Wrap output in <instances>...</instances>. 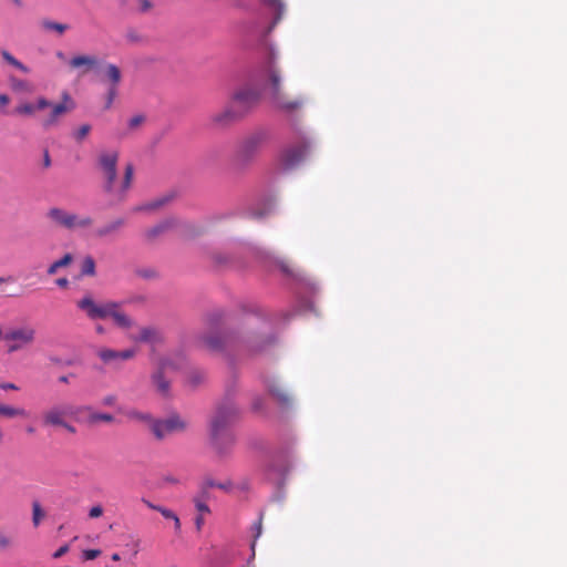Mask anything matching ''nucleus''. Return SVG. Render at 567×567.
I'll list each match as a JSON object with an SVG mask.
<instances>
[{"mask_svg":"<svg viewBox=\"0 0 567 567\" xmlns=\"http://www.w3.org/2000/svg\"><path fill=\"white\" fill-rule=\"evenodd\" d=\"M207 331L202 334L203 344L214 352L247 351L257 353L274 342L272 338L257 333L248 326L225 327L224 313L214 311L206 318Z\"/></svg>","mask_w":567,"mask_h":567,"instance_id":"f257e3e1","label":"nucleus"},{"mask_svg":"<svg viewBox=\"0 0 567 567\" xmlns=\"http://www.w3.org/2000/svg\"><path fill=\"white\" fill-rule=\"evenodd\" d=\"M120 154L117 151H103L97 156L96 166L103 179V189L115 200L121 202L125 198L131 188L134 166L127 163L124 168V175L121 181L117 179V162Z\"/></svg>","mask_w":567,"mask_h":567,"instance_id":"f03ea898","label":"nucleus"},{"mask_svg":"<svg viewBox=\"0 0 567 567\" xmlns=\"http://www.w3.org/2000/svg\"><path fill=\"white\" fill-rule=\"evenodd\" d=\"M239 410L230 398L224 399L210 420V440L219 454H226L235 443L230 425L237 420Z\"/></svg>","mask_w":567,"mask_h":567,"instance_id":"7ed1b4c3","label":"nucleus"},{"mask_svg":"<svg viewBox=\"0 0 567 567\" xmlns=\"http://www.w3.org/2000/svg\"><path fill=\"white\" fill-rule=\"evenodd\" d=\"M47 218L53 226L66 230L86 229L93 225L92 217L78 215L60 207H51L47 212Z\"/></svg>","mask_w":567,"mask_h":567,"instance_id":"20e7f679","label":"nucleus"},{"mask_svg":"<svg viewBox=\"0 0 567 567\" xmlns=\"http://www.w3.org/2000/svg\"><path fill=\"white\" fill-rule=\"evenodd\" d=\"M266 141L267 133L265 131H256L245 136L236 147L235 162L241 166L250 164L257 157Z\"/></svg>","mask_w":567,"mask_h":567,"instance_id":"39448f33","label":"nucleus"},{"mask_svg":"<svg viewBox=\"0 0 567 567\" xmlns=\"http://www.w3.org/2000/svg\"><path fill=\"white\" fill-rule=\"evenodd\" d=\"M37 339V330L32 326L10 327L4 344L6 352L11 354L32 346Z\"/></svg>","mask_w":567,"mask_h":567,"instance_id":"423d86ee","label":"nucleus"},{"mask_svg":"<svg viewBox=\"0 0 567 567\" xmlns=\"http://www.w3.org/2000/svg\"><path fill=\"white\" fill-rule=\"evenodd\" d=\"M260 91L250 85L236 89L228 102L243 116V118L259 103Z\"/></svg>","mask_w":567,"mask_h":567,"instance_id":"0eeeda50","label":"nucleus"},{"mask_svg":"<svg viewBox=\"0 0 567 567\" xmlns=\"http://www.w3.org/2000/svg\"><path fill=\"white\" fill-rule=\"evenodd\" d=\"M311 153V143L301 141L299 144L286 148L279 158V165L284 171H290L301 164Z\"/></svg>","mask_w":567,"mask_h":567,"instance_id":"6e6552de","label":"nucleus"},{"mask_svg":"<svg viewBox=\"0 0 567 567\" xmlns=\"http://www.w3.org/2000/svg\"><path fill=\"white\" fill-rule=\"evenodd\" d=\"M183 361L184 358L182 357L178 359V363H174L169 358H165L161 360L157 370L152 374V383L162 396H167L171 389V382L166 379L165 372L168 369L181 368Z\"/></svg>","mask_w":567,"mask_h":567,"instance_id":"1a4fd4ad","label":"nucleus"},{"mask_svg":"<svg viewBox=\"0 0 567 567\" xmlns=\"http://www.w3.org/2000/svg\"><path fill=\"white\" fill-rule=\"evenodd\" d=\"M110 302H96L93 297L87 293L76 301V307L85 313L90 320L106 319Z\"/></svg>","mask_w":567,"mask_h":567,"instance_id":"9d476101","label":"nucleus"},{"mask_svg":"<svg viewBox=\"0 0 567 567\" xmlns=\"http://www.w3.org/2000/svg\"><path fill=\"white\" fill-rule=\"evenodd\" d=\"M243 120V116L235 110V107L227 102V104L218 112L213 113L209 116V125L216 130H224L236 122Z\"/></svg>","mask_w":567,"mask_h":567,"instance_id":"9b49d317","label":"nucleus"},{"mask_svg":"<svg viewBox=\"0 0 567 567\" xmlns=\"http://www.w3.org/2000/svg\"><path fill=\"white\" fill-rule=\"evenodd\" d=\"M185 429L186 422L178 415H172L165 420H157L152 424V432L158 440H163L172 433L182 432Z\"/></svg>","mask_w":567,"mask_h":567,"instance_id":"f8f14e48","label":"nucleus"},{"mask_svg":"<svg viewBox=\"0 0 567 567\" xmlns=\"http://www.w3.org/2000/svg\"><path fill=\"white\" fill-rule=\"evenodd\" d=\"M72 406L70 404H55L47 409L42 413L43 426L59 427L64 425V421L72 415Z\"/></svg>","mask_w":567,"mask_h":567,"instance_id":"ddd939ff","label":"nucleus"},{"mask_svg":"<svg viewBox=\"0 0 567 567\" xmlns=\"http://www.w3.org/2000/svg\"><path fill=\"white\" fill-rule=\"evenodd\" d=\"M49 107H51V112L42 123L45 128L55 125L61 116L71 112L75 107V104L68 93H63L62 102L51 104Z\"/></svg>","mask_w":567,"mask_h":567,"instance_id":"4468645a","label":"nucleus"},{"mask_svg":"<svg viewBox=\"0 0 567 567\" xmlns=\"http://www.w3.org/2000/svg\"><path fill=\"white\" fill-rule=\"evenodd\" d=\"M136 354L134 349H126L122 351L102 348L97 351L100 360L107 365H117L122 361L131 360Z\"/></svg>","mask_w":567,"mask_h":567,"instance_id":"2eb2a0df","label":"nucleus"},{"mask_svg":"<svg viewBox=\"0 0 567 567\" xmlns=\"http://www.w3.org/2000/svg\"><path fill=\"white\" fill-rule=\"evenodd\" d=\"M270 100L276 109L285 113H293L305 104L302 96L290 99L285 92L271 96Z\"/></svg>","mask_w":567,"mask_h":567,"instance_id":"dca6fc26","label":"nucleus"},{"mask_svg":"<svg viewBox=\"0 0 567 567\" xmlns=\"http://www.w3.org/2000/svg\"><path fill=\"white\" fill-rule=\"evenodd\" d=\"M177 226V220L174 218H167L154 227H151L145 230L144 238L148 243L155 241L159 236L167 233L168 230L175 228Z\"/></svg>","mask_w":567,"mask_h":567,"instance_id":"f3484780","label":"nucleus"},{"mask_svg":"<svg viewBox=\"0 0 567 567\" xmlns=\"http://www.w3.org/2000/svg\"><path fill=\"white\" fill-rule=\"evenodd\" d=\"M141 502L150 509L152 511H156L158 513L162 514V516L168 520H172L174 523V529L176 533H179L181 532V528H182V524H181V520H179V517L177 516V514L175 512H173L172 509L167 508V507H164V506H161V505H156L154 503H152L150 499L143 497L141 499Z\"/></svg>","mask_w":567,"mask_h":567,"instance_id":"a211bd4d","label":"nucleus"},{"mask_svg":"<svg viewBox=\"0 0 567 567\" xmlns=\"http://www.w3.org/2000/svg\"><path fill=\"white\" fill-rule=\"evenodd\" d=\"M112 318L114 323L122 328L128 329L133 326V320L123 311H121L118 303L110 302V307L106 313V318Z\"/></svg>","mask_w":567,"mask_h":567,"instance_id":"6ab92c4d","label":"nucleus"},{"mask_svg":"<svg viewBox=\"0 0 567 567\" xmlns=\"http://www.w3.org/2000/svg\"><path fill=\"white\" fill-rule=\"evenodd\" d=\"M125 225L124 218H116L112 221L104 224L103 226L94 230V236L97 238H106L115 235Z\"/></svg>","mask_w":567,"mask_h":567,"instance_id":"aec40b11","label":"nucleus"},{"mask_svg":"<svg viewBox=\"0 0 567 567\" xmlns=\"http://www.w3.org/2000/svg\"><path fill=\"white\" fill-rule=\"evenodd\" d=\"M135 340L155 346L162 343L164 338L159 330L146 327L141 329L140 336Z\"/></svg>","mask_w":567,"mask_h":567,"instance_id":"412c9836","label":"nucleus"},{"mask_svg":"<svg viewBox=\"0 0 567 567\" xmlns=\"http://www.w3.org/2000/svg\"><path fill=\"white\" fill-rule=\"evenodd\" d=\"M51 105V103L44 99L39 97L37 104L23 103L16 107L14 113L19 115H33L37 110H43Z\"/></svg>","mask_w":567,"mask_h":567,"instance_id":"4be33fe9","label":"nucleus"},{"mask_svg":"<svg viewBox=\"0 0 567 567\" xmlns=\"http://www.w3.org/2000/svg\"><path fill=\"white\" fill-rule=\"evenodd\" d=\"M268 392L270 395L282 406L290 404L289 394L275 381L267 384Z\"/></svg>","mask_w":567,"mask_h":567,"instance_id":"5701e85b","label":"nucleus"},{"mask_svg":"<svg viewBox=\"0 0 567 567\" xmlns=\"http://www.w3.org/2000/svg\"><path fill=\"white\" fill-rule=\"evenodd\" d=\"M122 80V73L117 65L113 63L105 64L103 69L102 81L109 82L110 85L117 86Z\"/></svg>","mask_w":567,"mask_h":567,"instance_id":"b1692460","label":"nucleus"},{"mask_svg":"<svg viewBox=\"0 0 567 567\" xmlns=\"http://www.w3.org/2000/svg\"><path fill=\"white\" fill-rule=\"evenodd\" d=\"M28 412L23 408L8 405V404H0V416L7 417V419H14V417H28Z\"/></svg>","mask_w":567,"mask_h":567,"instance_id":"393cba45","label":"nucleus"},{"mask_svg":"<svg viewBox=\"0 0 567 567\" xmlns=\"http://www.w3.org/2000/svg\"><path fill=\"white\" fill-rule=\"evenodd\" d=\"M97 65V59L92 55H76L70 60V66L73 69L86 68L92 69Z\"/></svg>","mask_w":567,"mask_h":567,"instance_id":"a878e982","label":"nucleus"},{"mask_svg":"<svg viewBox=\"0 0 567 567\" xmlns=\"http://www.w3.org/2000/svg\"><path fill=\"white\" fill-rule=\"evenodd\" d=\"M269 85H270V97L284 92L281 86V76L278 70L270 69L269 71Z\"/></svg>","mask_w":567,"mask_h":567,"instance_id":"bb28decb","label":"nucleus"},{"mask_svg":"<svg viewBox=\"0 0 567 567\" xmlns=\"http://www.w3.org/2000/svg\"><path fill=\"white\" fill-rule=\"evenodd\" d=\"M73 256L71 254H65L62 258L53 261L47 269V274L49 276H53L58 272L60 268L68 267L72 264Z\"/></svg>","mask_w":567,"mask_h":567,"instance_id":"cd10ccee","label":"nucleus"},{"mask_svg":"<svg viewBox=\"0 0 567 567\" xmlns=\"http://www.w3.org/2000/svg\"><path fill=\"white\" fill-rule=\"evenodd\" d=\"M9 83L12 91L18 93H31L33 91V86L28 81L20 80L16 76H10Z\"/></svg>","mask_w":567,"mask_h":567,"instance_id":"c85d7f7f","label":"nucleus"},{"mask_svg":"<svg viewBox=\"0 0 567 567\" xmlns=\"http://www.w3.org/2000/svg\"><path fill=\"white\" fill-rule=\"evenodd\" d=\"M114 421V416L110 413L92 412L87 417V422L92 425L97 424L100 422L112 423Z\"/></svg>","mask_w":567,"mask_h":567,"instance_id":"c756f323","label":"nucleus"},{"mask_svg":"<svg viewBox=\"0 0 567 567\" xmlns=\"http://www.w3.org/2000/svg\"><path fill=\"white\" fill-rule=\"evenodd\" d=\"M1 55L4 61H7L10 65L17 68L21 72H23V73L30 72V69L27 65H24L23 63H21L18 59H16L9 51H6V50L2 51Z\"/></svg>","mask_w":567,"mask_h":567,"instance_id":"7c9ffc66","label":"nucleus"},{"mask_svg":"<svg viewBox=\"0 0 567 567\" xmlns=\"http://www.w3.org/2000/svg\"><path fill=\"white\" fill-rule=\"evenodd\" d=\"M1 55L4 61H7L10 65L17 68L21 72H23V73L30 72V69L27 65H24L23 63H21L18 59H16L9 51H6V50L2 51Z\"/></svg>","mask_w":567,"mask_h":567,"instance_id":"2f4dec72","label":"nucleus"},{"mask_svg":"<svg viewBox=\"0 0 567 567\" xmlns=\"http://www.w3.org/2000/svg\"><path fill=\"white\" fill-rule=\"evenodd\" d=\"M1 55L4 61H7L10 65L17 68L21 72H23V73L30 72V69L27 65H24L23 63H21L18 59H16L9 51H6V50L2 51Z\"/></svg>","mask_w":567,"mask_h":567,"instance_id":"473e14b6","label":"nucleus"},{"mask_svg":"<svg viewBox=\"0 0 567 567\" xmlns=\"http://www.w3.org/2000/svg\"><path fill=\"white\" fill-rule=\"evenodd\" d=\"M45 513L41 508V505L39 502L34 501L32 503V523L34 527H38L41 523V520L44 518Z\"/></svg>","mask_w":567,"mask_h":567,"instance_id":"72a5a7b5","label":"nucleus"},{"mask_svg":"<svg viewBox=\"0 0 567 567\" xmlns=\"http://www.w3.org/2000/svg\"><path fill=\"white\" fill-rule=\"evenodd\" d=\"M81 274L85 276H94L95 275V261L91 256H86L83 259Z\"/></svg>","mask_w":567,"mask_h":567,"instance_id":"f704fd0d","label":"nucleus"},{"mask_svg":"<svg viewBox=\"0 0 567 567\" xmlns=\"http://www.w3.org/2000/svg\"><path fill=\"white\" fill-rule=\"evenodd\" d=\"M42 25L44 29L56 31L60 34H62L68 29L66 24L52 22V21H48V20L43 21Z\"/></svg>","mask_w":567,"mask_h":567,"instance_id":"c9c22d12","label":"nucleus"},{"mask_svg":"<svg viewBox=\"0 0 567 567\" xmlns=\"http://www.w3.org/2000/svg\"><path fill=\"white\" fill-rule=\"evenodd\" d=\"M125 39L128 43H132V44H137V43L143 42L142 34L134 29H130L126 31Z\"/></svg>","mask_w":567,"mask_h":567,"instance_id":"e433bc0d","label":"nucleus"},{"mask_svg":"<svg viewBox=\"0 0 567 567\" xmlns=\"http://www.w3.org/2000/svg\"><path fill=\"white\" fill-rule=\"evenodd\" d=\"M193 503L200 514H208L210 512L206 501H204L202 496H194Z\"/></svg>","mask_w":567,"mask_h":567,"instance_id":"4c0bfd02","label":"nucleus"},{"mask_svg":"<svg viewBox=\"0 0 567 567\" xmlns=\"http://www.w3.org/2000/svg\"><path fill=\"white\" fill-rule=\"evenodd\" d=\"M145 122V116L142 114L134 115L128 121V128L131 131L138 128Z\"/></svg>","mask_w":567,"mask_h":567,"instance_id":"58836bf2","label":"nucleus"},{"mask_svg":"<svg viewBox=\"0 0 567 567\" xmlns=\"http://www.w3.org/2000/svg\"><path fill=\"white\" fill-rule=\"evenodd\" d=\"M262 518H264V515L260 514L258 517V520L254 525L255 535H254V542L251 544L252 549L255 548L256 539L261 535V532H262Z\"/></svg>","mask_w":567,"mask_h":567,"instance_id":"ea45409f","label":"nucleus"},{"mask_svg":"<svg viewBox=\"0 0 567 567\" xmlns=\"http://www.w3.org/2000/svg\"><path fill=\"white\" fill-rule=\"evenodd\" d=\"M90 131H91V126L89 124H83L75 132L74 136L80 142L89 135Z\"/></svg>","mask_w":567,"mask_h":567,"instance_id":"a19ab883","label":"nucleus"},{"mask_svg":"<svg viewBox=\"0 0 567 567\" xmlns=\"http://www.w3.org/2000/svg\"><path fill=\"white\" fill-rule=\"evenodd\" d=\"M116 95H117V86L110 85L107 94H106V105H105L106 109L111 107Z\"/></svg>","mask_w":567,"mask_h":567,"instance_id":"79ce46f5","label":"nucleus"},{"mask_svg":"<svg viewBox=\"0 0 567 567\" xmlns=\"http://www.w3.org/2000/svg\"><path fill=\"white\" fill-rule=\"evenodd\" d=\"M251 406L255 412H262L265 406V400L261 396H256L252 400Z\"/></svg>","mask_w":567,"mask_h":567,"instance_id":"37998d69","label":"nucleus"},{"mask_svg":"<svg viewBox=\"0 0 567 567\" xmlns=\"http://www.w3.org/2000/svg\"><path fill=\"white\" fill-rule=\"evenodd\" d=\"M101 555V550L99 549H86L83 551L84 560H93Z\"/></svg>","mask_w":567,"mask_h":567,"instance_id":"c03bdc74","label":"nucleus"},{"mask_svg":"<svg viewBox=\"0 0 567 567\" xmlns=\"http://www.w3.org/2000/svg\"><path fill=\"white\" fill-rule=\"evenodd\" d=\"M102 514H103V508L100 505L93 506L89 512L90 518H97V517L102 516Z\"/></svg>","mask_w":567,"mask_h":567,"instance_id":"a18cd8bd","label":"nucleus"},{"mask_svg":"<svg viewBox=\"0 0 567 567\" xmlns=\"http://www.w3.org/2000/svg\"><path fill=\"white\" fill-rule=\"evenodd\" d=\"M69 550H70V547L68 544H65V545L61 546L59 549H56L52 556L54 559H58V558L62 557L63 555H65Z\"/></svg>","mask_w":567,"mask_h":567,"instance_id":"49530a36","label":"nucleus"},{"mask_svg":"<svg viewBox=\"0 0 567 567\" xmlns=\"http://www.w3.org/2000/svg\"><path fill=\"white\" fill-rule=\"evenodd\" d=\"M199 234H202V229L195 228L194 226H186V228H185V235H187L189 237H194Z\"/></svg>","mask_w":567,"mask_h":567,"instance_id":"de8ad7c7","label":"nucleus"},{"mask_svg":"<svg viewBox=\"0 0 567 567\" xmlns=\"http://www.w3.org/2000/svg\"><path fill=\"white\" fill-rule=\"evenodd\" d=\"M203 491L204 493H207V491H209L210 488L213 487H216L217 486V483H215L213 480L210 478H206L204 482H203Z\"/></svg>","mask_w":567,"mask_h":567,"instance_id":"09e8293b","label":"nucleus"},{"mask_svg":"<svg viewBox=\"0 0 567 567\" xmlns=\"http://www.w3.org/2000/svg\"><path fill=\"white\" fill-rule=\"evenodd\" d=\"M102 403L107 406H113L116 403V396L107 395L103 398Z\"/></svg>","mask_w":567,"mask_h":567,"instance_id":"8fccbe9b","label":"nucleus"},{"mask_svg":"<svg viewBox=\"0 0 567 567\" xmlns=\"http://www.w3.org/2000/svg\"><path fill=\"white\" fill-rule=\"evenodd\" d=\"M8 334H9V328L4 329L3 326L0 324V342H2L3 346L6 344Z\"/></svg>","mask_w":567,"mask_h":567,"instance_id":"3c124183","label":"nucleus"},{"mask_svg":"<svg viewBox=\"0 0 567 567\" xmlns=\"http://www.w3.org/2000/svg\"><path fill=\"white\" fill-rule=\"evenodd\" d=\"M0 389H2V390H12V391L19 390V388L14 383H11V382H3V383H1L0 384Z\"/></svg>","mask_w":567,"mask_h":567,"instance_id":"603ef678","label":"nucleus"},{"mask_svg":"<svg viewBox=\"0 0 567 567\" xmlns=\"http://www.w3.org/2000/svg\"><path fill=\"white\" fill-rule=\"evenodd\" d=\"M59 427L64 429L71 434H74L76 432V429L68 422V419L64 421V425H60Z\"/></svg>","mask_w":567,"mask_h":567,"instance_id":"864d4df0","label":"nucleus"},{"mask_svg":"<svg viewBox=\"0 0 567 567\" xmlns=\"http://www.w3.org/2000/svg\"><path fill=\"white\" fill-rule=\"evenodd\" d=\"M10 546V540L8 537L0 535V549H4Z\"/></svg>","mask_w":567,"mask_h":567,"instance_id":"5fc2aeb1","label":"nucleus"},{"mask_svg":"<svg viewBox=\"0 0 567 567\" xmlns=\"http://www.w3.org/2000/svg\"><path fill=\"white\" fill-rule=\"evenodd\" d=\"M55 284L60 287V288H66L69 286V279L63 277V278H59L55 280Z\"/></svg>","mask_w":567,"mask_h":567,"instance_id":"6e6d98bb","label":"nucleus"},{"mask_svg":"<svg viewBox=\"0 0 567 567\" xmlns=\"http://www.w3.org/2000/svg\"><path fill=\"white\" fill-rule=\"evenodd\" d=\"M166 202H167V198H163V199H161V200H155V202H153V203H151V204L148 205V208L154 209V208L161 207V206H162L164 203H166Z\"/></svg>","mask_w":567,"mask_h":567,"instance_id":"4d7b16f0","label":"nucleus"},{"mask_svg":"<svg viewBox=\"0 0 567 567\" xmlns=\"http://www.w3.org/2000/svg\"><path fill=\"white\" fill-rule=\"evenodd\" d=\"M10 99L7 94H0V106L4 107L9 104Z\"/></svg>","mask_w":567,"mask_h":567,"instance_id":"13d9d810","label":"nucleus"},{"mask_svg":"<svg viewBox=\"0 0 567 567\" xmlns=\"http://www.w3.org/2000/svg\"><path fill=\"white\" fill-rule=\"evenodd\" d=\"M164 482H166L168 484H179L181 483V481L175 476H165Z\"/></svg>","mask_w":567,"mask_h":567,"instance_id":"bf43d9fd","label":"nucleus"},{"mask_svg":"<svg viewBox=\"0 0 567 567\" xmlns=\"http://www.w3.org/2000/svg\"><path fill=\"white\" fill-rule=\"evenodd\" d=\"M43 165L44 167H49L51 165V159L48 152L44 153Z\"/></svg>","mask_w":567,"mask_h":567,"instance_id":"052dcab7","label":"nucleus"},{"mask_svg":"<svg viewBox=\"0 0 567 567\" xmlns=\"http://www.w3.org/2000/svg\"><path fill=\"white\" fill-rule=\"evenodd\" d=\"M71 377H74V374H72V373H71V374H69V375H61V377L59 378V381H60L61 383H69V382H70V378H71Z\"/></svg>","mask_w":567,"mask_h":567,"instance_id":"680f3d73","label":"nucleus"},{"mask_svg":"<svg viewBox=\"0 0 567 567\" xmlns=\"http://www.w3.org/2000/svg\"><path fill=\"white\" fill-rule=\"evenodd\" d=\"M196 496H202L204 498V501H206L209 496V491H207V493H204L203 485H200V491Z\"/></svg>","mask_w":567,"mask_h":567,"instance_id":"e2e57ef3","label":"nucleus"},{"mask_svg":"<svg viewBox=\"0 0 567 567\" xmlns=\"http://www.w3.org/2000/svg\"><path fill=\"white\" fill-rule=\"evenodd\" d=\"M142 8L143 10H150L152 8V4L148 0H142Z\"/></svg>","mask_w":567,"mask_h":567,"instance_id":"0e129e2a","label":"nucleus"},{"mask_svg":"<svg viewBox=\"0 0 567 567\" xmlns=\"http://www.w3.org/2000/svg\"><path fill=\"white\" fill-rule=\"evenodd\" d=\"M195 523H196L197 529H200L202 525L204 524V518L202 516H198V517H196Z\"/></svg>","mask_w":567,"mask_h":567,"instance_id":"69168bd1","label":"nucleus"},{"mask_svg":"<svg viewBox=\"0 0 567 567\" xmlns=\"http://www.w3.org/2000/svg\"><path fill=\"white\" fill-rule=\"evenodd\" d=\"M281 269H282V271H285L286 274H289V275H291V274H292V271L290 270V268H289V267H288V265H286V264H282V265H281Z\"/></svg>","mask_w":567,"mask_h":567,"instance_id":"338daca9","label":"nucleus"},{"mask_svg":"<svg viewBox=\"0 0 567 567\" xmlns=\"http://www.w3.org/2000/svg\"><path fill=\"white\" fill-rule=\"evenodd\" d=\"M111 558L114 561H118L121 559V557H120V555L117 553H114Z\"/></svg>","mask_w":567,"mask_h":567,"instance_id":"774afa93","label":"nucleus"}]
</instances>
